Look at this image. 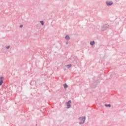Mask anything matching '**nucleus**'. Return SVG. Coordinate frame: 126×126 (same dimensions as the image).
<instances>
[{"mask_svg":"<svg viewBox=\"0 0 126 126\" xmlns=\"http://www.w3.org/2000/svg\"><path fill=\"white\" fill-rule=\"evenodd\" d=\"M79 120L80 121L79 124H84V122H85V117L80 118H79Z\"/></svg>","mask_w":126,"mask_h":126,"instance_id":"nucleus-1","label":"nucleus"},{"mask_svg":"<svg viewBox=\"0 0 126 126\" xmlns=\"http://www.w3.org/2000/svg\"><path fill=\"white\" fill-rule=\"evenodd\" d=\"M71 103V101L69 100L67 103V108H70V103Z\"/></svg>","mask_w":126,"mask_h":126,"instance_id":"nucleus-2","label":"nucleus"},{"mask_svg":"<svg viewBox=\"0 0 126 126\" xmlns=\"http://www.w3.org/2000/svg\"><path fill=\"white\" fill-rule=\"evenodd\" d=\"M106 3L107 5H112V4H113V2L112 1L106 2Z\"/></svg>","mask_w":126,"mask_h":126,"instance_id":"nucleus-3","label":"nucleus"},{"mask_svg":"<svg viewBox=\"0 0 126 126\" xmlns=\"http://www.w3.org/2000/svg\"><path fill=\"white\" fill-rule=\"evenodd\" d=\"M3 83V81H2V80H1V78L0 80V85H1Z\"/></svg>","mask_w":126,"mask_h":126,"instance_id":"nucleus-4","label":"nucleus"},{"mask_svg":"<svg viewBox=\"0 0 126 126\" xmlns=\"http://www.w3.org/2000/svg\"><path fill=\"white\" fill-rule=\"evenodd\" d=\"M65 38L66 40H69V36L68 35H66Z\"/></svg>","mask_w":126,"mask_h":126,"instance_id":"nucleus-5","label":"nucleus"},{"mask_svg":"<svg viewBox=\"0 0 126 126\" xmlns=\"http://www.w3.org/2000/svg\"><path fill=\"white\" fill-rule=\"evenodd\" d=\"M94 44H95L94 41H92L90 42V44L92 45V46H93V45H94Z\"/></svg>","mask_w":126,"mask_h":126,"instance_id":"nucleus-6","label":"nucleus"},{"mask_svg":"<svg viewBox=\"0 0 126 126\" xmlns=\"http://www.w3.org/2000/svg\"><path fill=\"white\" fill-rule=\"evenodd\" d=\"M67 87H68L67 85H66V84H65L64 85V88H67Z\"/></svg>","mask_w":126,"mask_h":126,"instance_id":"nucleus-7","label":"nucleus"},{"mask_svg":"<svg viewBox=\"0 0 126 126\" xmlns=\"http://www.w3.org/2000/svg\"><path fill=\"white\" fill-rule=\"evenodd\" d=\"M106 107H111V104H106Z\"/></svg>","mask_w":126,"mask_h":126,"instance_id":"nucleus-8","label":"nucleus"},{"mask_svg":"<svg viewBox=\"0 0 126 126\" xmlns=\"http://www.w3.org/2000/svg\"><path fill=\"white\" fill-rule=\"evenodd\" d=\"M66 66H67V67H71V64L67 65Z\"/></svg>","mask_w":126,"mask_h":126,"instance_id":"nucleus-9","label":"nucleus"},{"mask_svg":"<svg viewBox=\"0 0 126 126\" xmlns=\"http://www.w3.org/2000/svg\"><path fill=\"white\" fill-rule=\"evenodd\" d=\"M40 23L42 24V25H44V22L43 21H40Z\"/></svg>","mask_w":126,"mask_h":126,"instance_id":"nucleus-10","label":"nucleus"},{"mask_svg":"<svg viewBox=\"0 0 126 126\" xmlns=\"http://www.w3.org/2000/svg\"><path fill=\"white\" fill-rule=\"evenodd\" d=\"M20 28H22V27H23V25H21L20 26Z\"/></svg>","mask_w":126,"mask_h":126,"instance_id":"nucleus-11","label":"nucleus"},{"mask_svg":"<svg viewBox=\"0 0 126 126\" xmlns=\"http://www.w3.org/2000/svg\"><path fill=\"white\" fill-rule=\"evenodd\" d=\"M7 49H9V46L7 47Z\"/></svg>","mask_w":126,"mask_h":126,"instance_id":"nucleus-12","label":"nucleus"}]
</instances>
